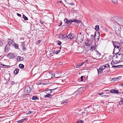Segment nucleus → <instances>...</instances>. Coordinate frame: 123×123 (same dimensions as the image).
<instances>
[{
	"mask_svg": "<svg viewBox=\"0 0 123 123\" xmlns=\"http://www.w3.org/2000/svg\"><path fill=\"white\" fill-rule=\"evenodd\" d=\"M40 22L41 23V24H43V22L41 20H40Z\"/></svg>",
	"mask_w": 123,
	"mask_h": 123,
	"instance_id": "4d7b16f0",
	"label": "nucleus"
},
{
	"mask_svg": "<svg viewBox=\"0 0 123 123\" xmlns=\"http://www.w3.org/2000/svg\"><path fill=\"white\" fill-rule=\"evenodd\" d=\"M17 16H18L21 17V15L20 14H19L18 13H17Z\"/></svg>",
	"mask_w": 123,
	"mask_h": 123,
	"instance_id": "603ef678",
	"label": "nucleus"
},
{
	"mask_svg": "<svg viewBox=\"0 0 123 123\" xmlns=\"http://www.w3.org/2000/svg\"><path fill=\"white\" fill-rule=\"evenodd\" d=\"M32 31H33V32H35L34 33V35H36V30H32Z\"/></svg>",
	"mask_w": 123,
	"mask_h": 123,
	"instance_id": "a18cd8bd",
	"label": "nucleus"
},
{
	"mask_svg": "<svg viewBox=\"0 0 123 123\" xmlns=\"http://www.w3.org/2000/svg\"><path fill=\"white\" fill-rule=\"evenodd\" d=\"M19 71V69L18 68H16L14 71V74H17Z\"/></svg>",
	"mask_w": 123,
	"mask_h": 123,
	"instance_id": "5701e85b",
	"label": "nucleus"
},
{
	"mask_svg": "<svg viewBox=\"0 0 123 123\" xmlns=\"http://www.w3.org/2000/svg\"><path fill=\"white\" fill-rule=\"evenodd\" d=\"M113 44L114 48H119V47H121L120 44L117 41L114 42L113 43Z\"/></svg>",
	"mask_w": 123,
	"mask_h": 123,
	"instance_id": "39448f33",
	"label": "nucleus"
},
{
	"mask_svg": "<svg viewBox=\"0 0 123 123\" xmlns=\"http://www.w3.org/2000/svg\"><path fill=\"white\" fill-rule=\"evenodd\" d=\"M106 107L107 108L108 112H110L111 111H112L113 110L112 108L110 107L109 105H108Z\"/></svg>",
	"mask_w": 123,
	"mask_h": 123,
	"instance_id": "aec40b11",
	"label": "nucleus"
},
{
	"mask_svg": "<svg viewBox=\"0 0 123 123\" xmlns=\"http://www.w3.org/2000/svg\"><path fill=\"white\" fill-rule=\"evenodd\" d=\"M27 119L26 118H24L23 119H22L20 120H19L18 121H17L18 123H21L22 122H24L25 120H27Z\"/></svg>",
	"mask_w": 123,
	"mask_h": 123,
	"instance_id": "6ab92c4d",
	"label": "nucleus"
},
{
	"mask_svg": "<svg viewBox=\"0 0 123 123\" xmlns=\"http://www.w3.org/2000/svg\"><path fill=\"white\" fill-rule=\"evenodd\" d=\"M97 52H98L97 53V55H99V56H100V55H101V54L100 53H99L98 51H97Z\"/></svg>",
	"mask_w": 123,
	"mask_h": 123,
	"instance_id": "5fc2aeb1",
	"label": "nucleus"
},
{
	"mask_svg": "<svg viewBox=\"0 0 123 123\" xmlns=\"http://www.w3.org/2000/svg\"><path fill=\"white\" fill-rule=\"evenodd\" d=\"M75 37V36L74 34L70 33L68 35L66 36L65 37H67L68 39H74Z\"/></svg>",
	"mask_w": 123,
	"mask_h": 123,
	"instance_id": "0eeeda50",
	"label": "nucleus"
},
{
	"mask_svg": "<svg viewBox=\"0 0 123 123\" xmlns=\"http://www.w3.org/2000/svg\"><path fill=\"white\" fill-rule=\"evenodd\" d=\"M25 45L24 44V43H22L21 44V46H22V48L23 51H25L26 49L25 48V46H24Z\"/></svg>",
	"mask_w": 123,
	"mask_h": 123,
	"instance_id": "412c9836",
	"label": "nucleus"
},
{
	"mask_svg": "<svg viewBox=\"0 0 123 123\" xmlns=\"http://www.w3.org/2000/svg\"><path fill=\"white\" fill-rule=\"evenodd\" d=\"M83 76H81L80 79H79L78 80V81L80 82L82 81H83Z\"/></svg>",
	"mask_w": 123,
	"mask_h": 123,
	"instance_id": "c85d7f7f",
	"label": "nucleus"
},
{
	"mask_svg": "<svg viewBox=\"0 0 123 123\" xmlns=\"http://www.w3.org/2000/svg\"><path fill=\"white\" fill-rule=\"evenodd\" d=\"M56 89V88H55L49 90H50V91L51 93H52L54 92H53V91L55 90Z\"/></svg>",
	"mask_w": 123,
	"mask_h": 123,
	"instance_id": "c9c22d12",
	"label": "nucleus"
},
{
	"mask_svg": "<svg viewBox=\"0 0 123 123\" xmlns=\"http://www.w3.org/2000/svg\"><path fill=\"white\" fill-rule=\"evenodd\" d=\"M67 101H62V102L61 103L62 104H64V105H66L67 103Z\"/></svg>",
	"mask_w": 123,
	"mask_h": 123,
	"instance_id": "ea45409f",
	"label": "nucleus"
},
{
	"mask_svg": "<svg viewBox=\"0 0 123 123\" xmlns=\"http://www.w3.org/2000/svg\"><path fill=\"white\" fill-rule=\"evenodd\" d=\"M112 2L114 3L117 4L118 3V0H112Z\"/></svg>",
	"mask_w": 123,
	"mask_h": 123,
	"instance_id": "2f4dec72",
	"label": "nucleus"
},
{
	"mask_svg": "<svg viewBox=\"0 0 123 123\" xmlns=\"http://www.w3.org/2000/svg\"><path fill=\"white\" fill-rule=\"evenodd\" d=\"M16 56V55L14 54H13L12 53H10L7 55V57L10 59L13 58Z\"/></svg>",
	"mask_w": 123,
	"mask_h": 123,
	"instance_id": "423d86ee",
	"label": "nucleus"
},
{
	"mask_svg": "<svg viewBox=\"0 0 123 123\" xmlns=\"http://www.w3.org/2000/svg\"><path fill=\"white\" fill-rule=\"evenodd\" d=\"M64 21L65 22L67 23L69 25H71L72 23L71 20L68 21L66 19L64 20Z\"/></svg>",
	"mask_w": 123,
	"mask_h": 123,
	"instance_id": "dca6fc26",
	"label": "nucleus"
},
{
	"mask_svg": "<svg viewBox=\"0 0 123 123\" xmlns=\"http://www.w3.org/2000/svg\"><path fill=\"white\" fill-rule=\"evenodd\" d=\"M94 35L93 34H92L91 35V38H92V37L94 38Z\"/></svg>",
	"mask_w": 123,
	"mask_h": 123,
	"instance_id": "864d4df0",
	"label": "nucleus"
},
{
	"mask_svg": "<svg viewBox=\"0 0 123 123\" xmlns=\"http://www.w3.org/2000/svg\"><path fill=\"white\" fill-rule=\"evenodd\" d=\"M56 42L58 45H61L62 43L61 41H57Z\"/></svg>",
	"mask_w": 123,
	"mask_h": 123,
	"instance_id": "58836bf2",
	"label": "nucleus"
},
{
	"mask_svg": "<svg viewBox=\"0 0 123 123\" xmlns=\"http://www.w3.org/2000/svg\"><path fill=\"white\" fill-rule=\"evenodd\" d=\"M99 34H97V36L96 34V33H95L94 34V39L96 42H98L99 40Z\"/></svg>",
	"mask_w": 123,
	"mask_h": 123,
	"instance_id": "6e6552de",
	"label": "nucleus"
},
{
	"mask_svg": "<svg viewBox=\"0 0 123 123\" xmlns=\"http://www.w3.org/2000/svg\"><path fill=\"white\" fill-rule=\"evenodd\" d=\"M104 68V67L103 66H102L100 67L99 69L103 71V70L105 69Z\"/></svg>",
	"mask_w": 123,
	"mask_h": 123,
	"instance_id": "72a5a7b5",
	"label": "nucleus"
},
{
	"mask_svg": "<svg viewBox=\"0 0 123 123\" xmlns=\"http://www.w3.org/2000/svg\"><path fill=\"white\" fill-rule=\"evenodd\" d=\"M51 74L52 75V76H51V77L52 78V77H54V75L53 76V74Z\"/></svg>",
	"mask_w": 123,
	"mask_h": 123,
	"instance_id": "0e129e2a",
	"label": "nucleus"
},
{
	"mask_svg": "<svg viewBox=\"0 0 123 123\" xmlns=\"http://www.w3.org/2000/svg\"><path fill=\"white\" fill-rule=\"evenodd\" d=\"M79 93V91H78V90H77V91H76L75 92H74V94L76 95H79V94H78Z\"/></svg>",
	"mask_w": 123,
	"mask_h": 123,
	"instance_id": "f704fd0d",
	"label": "nucleus"
},
{
	"mask_svg": "<svg viewBox=\"0 0 123 123\" xmlns=\"http://www.w3.org/2000/svg\"><path fill=\"white\" fill-rule=\"evenodd\" d=\"M112 59L115 62H123V54H117L114 55Z\"/></svg>",
	"mask_w": 123,
	"mask_h": 123,
	"instance_id": "f257e3e1",
	"label": "nucleus"
},
{
	"mask_svg": "<svg viewBox=\"0 0 123 123\" xmlns=\"http://www.w3.org/2000/svg\"><path fill=\"white\" fill-rule=\"evenodd\" d=\"M121 47L119 48H114L113 50V52L114 54H119L118 52H120L121 50Z\"/></svg>",
	"mask_w": 123,
	"mask_h": 123,
	"instance_id": "9d476101",
	"label": "nucleus"
},
{
	"mask_svg": "<svg viewBox=\"0 0 123 123\" xmlns=\"http://www.w3.org/2000/svg\"><path fill=\"white\" fill-rule=\"evenodd\" d=\"M99 29V27L98 25H96L95 26V29L96 31H98Z\"/></svg>",
	"mask_w": 123,
	"mask_h": 123,
	"instance_id": "c756f323",
	"label": "nucleus"
},
{
	"mask_svg": "<svg viewBox=\"0 0 123 123\" xmlns=\"http://www.w3.org/2000/svg\"><path fill=\"white\" fill-rule=\"evenodd\" d=\"M112 19L115 21L114 23H116L118 24L123 25V18L121 17H119L117 16L113 17Z\"/></svg>",
	"mask_w": 123,
	"mask_h": 123,
	"instance_id": "f03ea898",
	"label": "nucleus"
},
{
	"mask_svg": "<svg viewBox=\"0 0 123 123\" xmlns=\"http://www.w3.org/2000/svg\"><path fill=\"white\" fill-rule=\"evenodd\" d=\"M121 42L123 44V40H120Z\"/></svg>",
	"mask_w": 123,
	"mask_h": 123,
	"instance_id": "13d9d810",
	"label": "nucleus"
},
{
	"mask_svg": "<svg viewBox=\"0 0 123 123\" xmlns=\"http://www.w3.org/2000/svg\"><path fill=\"white\" fill-rule=\"evenodd\" d=\"M85 89V88L83 87L79 88L78 90V91L79 92L78 94H81L84 91Z\"/></svg>",
	"mask_w": 123,
	"mask_h": 123,
	"instance_id": "f8f14e48",
	"label": "nucleus"
},
{
	"mask_svg": "<svg viewBox=\"0 0 123 123\" xmlns=\"http://www.w3.org/2000/svg\"><path fill=\"white\" fill-rule=\"evenodd\" d=\"M110 92L112 93H117L118 94H119L120 92H118V90H116L114 89H112L111 90Z\"/></svg>",
	"mask_w": 123,
	"mask_h": 123,
	"instance_id": "ddd939ff",
	"label": "nucleus"
},
{
	"mask_svg": "<svg viewBox=\"0 0 123 123\" xmlns=\"http://www.w3.org/2000/svg\"><path fill=\"white\" fill-rule=\"evenodd\" d=\"M83 121L82 120H80V122L79 123H83Z\"/></svg>",
	"mask_w": 123,
	"mask_h": 123,
	"instance_id": "e2e57ef3",
	"label": "nucleus"
},
{
	"mask_svg": "<svg viewBox=\"0 0 123 123\" xmlns=\"http://www.w3.org/2000/svg\"><path fill=\"white\" fill-rule=\"evenodd\" d=\"M23 17L24 19L25 20H28L27 18L26 17L25 15H23Z\"/></svg>",
	"mask_w": 123,
	"mask_h": 123,
	"instance_id": "7c9ffc66",
	"label": "nucleus"
},
{
	"mask_svg": "<svg viewBox=\"0 0 123 123\" xmlns=\"http://www.w3.org/2000/svg\"><path fill=\"white\" fill-rule=\"evenodd\" d=\"M104 96L105 97H106V98L108 97H109V95H103L102 96V97H103V96Z\"/></svg>",
	"mask_w": 123,
	"mask_h": 123,
	"instance_id": "8fccbe9b",
	"label": "nucleus"
},
{
	"mask_svg": "<svg viewBox=\"0 0 123 123\" xmlns=\"http://www.w3.org/2000/svg\"><path fill=\"white\" fill-rule=\"evenodd\" d=\"M88 61V60H86V61H85V62H87Z\"/></svg>",
	"mask_w": 123,
	"mask_h": 123,
	"instance_id": "338daca9",
	"label": "nucleus"
},
{
	"mask_svg": "<svg viewBox=\"0 0 123 123\" xmlns=\"http://www.w3.org/2000/svg\"><path fill=\"white\" fill-rule=\"evenodd\" d=\"M0 64H1L3 66H5V67H6V68H8L9 67V66L6 65H4V64H0Z\"/></svg>",
	"mask_w": 123,
	"mask_h": 123,
	"instance_id": "e433bc0d",
	"label": "nucleus"
},
{
	"mask_svg": "<svg viewBox=\"0 0 123 123\" xmlns=\"http://www.w3.org/2000/svg\"><path fill=\"white\" fill-rule=\"evenodd\" d=\"M31 5L32 6V7H31V8H32V9H35L36 8H37V6L36 5H35V6H34L33 5Z\"/></svg>",
	"mask_w": 123,
	"mask_h": 123,
	"instance_id": "473e14b6",
	"label": "nucleus"
},
{
	"mask_svg": "<svg viewBox=\"0 0 123 123\" xmlns=\"http://www.w3.org/2000/svg\"><path fill=\"white\" fill-rule=\"evenodd\" d=\"M84 62L81 63H80L79 64L80 65V66H81L84 64Z\"/></svg>",
	"mask_w": 123,
	"mask_h": 123,
	"instance_id": "6e6d98bb",
	"label": "nucleus"
},
{
	"mask_svg": "<svg viewBox=\"0 0 123 123\" xmlns=\"http://www.w3.org/2000/svg\"><path fill=\"white\" fill-rule=\"evenodd\" d=\"M11 83L12 85H13L15 84V82L14 81H12L11 82Z\"/></svg>",
	"mask_w": 123,
	"mask_h": 123,
	"instance_id": "49530a36",
	"label": "nucleus"
},
{
	"mask_svg": "<svg viewBox=\"0 0 123 123\" xmlns=\"http://www.w3.org/2000/svg\"><path fill=\"white\" fill-rule=\"evenodd\" d=\"M98 74H101L103 72V71L99 69H98Z\"/></svg>",
	"mask_w": 123,
	"mask_h": 123,
	"instance_id": "b1692460",
	"label": "nucleus"
},
{
	"mask_svg": "<svg viewBox=\"0 0 123 123\" xmlns=\"http://www.w3.org/2000/svg\"><path fill=\"white\" fill-rule=\"evenodd\" d=\"M104 67V68L105 69L106 68H107L110 67V66L108 64H105L103 65Z\"/></svg>",
	"mask_w": 123,
	"mask_h": 123,
	"instance_id": "393cba45",
	"label": "nucleus"
},
{
	"mask_svg": "<svg viewBox=\"0 0 123 123\" xmlns=\"http://www.w3.org/2000/svg\"><path fill=\"white\" fill-rule=\"evenodd\" d=\"M61 35V37H63L64 38H65V36H64L63 35Z\"/></svg>",
	"mask_w": 123,
	"mask_h": 123,
	"instance_id": "680f3d73",
	"label": "nucleus"
},
{
	"mask_svg": "<svg viewBox=\"0 0 123 123\" xmlns=\"http://www.w3.org/2000/svg\"><path fill=\"white\" fill-rule=\"evenodd\" d=\"M41 42V41L40 40H38V41L36 43V44H39Z\"/></svg>",
	"mask_w": 123,
	"mask_h": 123,
	"instance_id": "79ce46f5",
	"label": "nucleus"
},
{
	"mask_svg": "<svg viewBox=\"0 0 123 123\" xmlns=\"http://www.w3.org/2000/svg\"><path fill=\"white\" fill-rule=\"evenodd\" d=\"M94 48V49H95L96 48V46L95 47H94L93 46H91V48L92 49H93Z\"/></svg>",
	"mask_w": 123,
	"mask_h": 123,
	"instance_id": "de8ad7c7",
	"label": "nucleus"
},
{
	"mask_svg": "<svg viewBox=\"0 0 123 123\" xmlns=\"http://www.w3.org/2000/svg\"><path fill=\"white\" fill-rule=\"evenodd\" d=\"M32 99L33 100H39V98L37 96H33L32 98Z\"/></svg>",
	"mask_w": 123,
	"mask_h": 123,
	"instance_id": "4be33fe9",
	"label": "nucleus"
},
{
	"mask_svg": "<svg viewBox=\"0 0 123 123\" xmlns=\"http://www.w3.org/2000/svg\"><path fill=\"white\" fill-rule=\"evenodd\" d=\"M19 67L21 69L24 68V65L22 64H20L19 65Z\"/></svg>",
	"mask_w": 123,
	"mask_h": 123,
	"instance_id": "cd10ccee",
	"label": "nucleus"
},
{
	"mask_svg": "<svg viewBox=\"0 0 123 123\" xmlns=\"http://www.w3.org/2000/svg\"><path fill=\"white\" fill-rule=\"evenodd\" d=\"M59 64L60 65H62V63L61 62H59Z\"/></svg>",
	"mask_w": 123,
	"mask_h": 123,
	"instance_id": "bf43d9fd",
	"label": "nucleus"
},
{
	"mask_svg": "<svg viewBox=\"0 0 123 123\" xmlns=\"http://www.w3.org/2000/svg\"><path fill=\"white\" fill-rule=\"evenodd\" d=\"M78 35H81V32H80V33H79V34H78Z\"/></svg>",
	"mask_w": 123,
	"mask_h": 123,
	"instance_id": "69168bd1",
	"label": "nucleus"
},
{
	"mask_svg": "<svg viewBox=\"0 0 123 123\" xmlns=\"http://www.w3.org/2000/svg\"><path fill=\"white\" fill-rule=\"evenodd\" d=\"M3 43L2 41L0 40V47L2 46L3 45Z\"/></svg>",
	"mask_w": 123,
	"mask_h": 123,
	"instance_id": "a19ab883",
	"label": "nucleus"
},
{
	"mask_svg": "<svg viewBox=\"0 0 123 123\" xmlns=\"http://www.w3.org/2000/svg\"><path fill=\"white\" fill-rule=\"evenodd\" d=\"M121 77H119L118 78H113L112 79V81H118L120 79H121Z\"/></svg>",
	"mask_w": 123,
	"mask_h": 123,
	"instance_id": "f3484780",
	"label": "nucleus"
},
{
	"mask_svg": "<svg viewBox=\"0 0 123 123\" xmlns=\"http://www.w3.org/2000/svg\"><path fill=\"white\" fill-rule=\"evenodd\" d=\"M81 66H80V65L79 64L78 65H76V68H80V67Z\"/></svg>",
	"mask_w": 123,
	"mask_h": 123,
	"instance_id": "37998d69",
	"label": "nucleus"
},
{
	"mask_svg": "<svg viewBox=\"0 0 123 123\" xmlns=\"http://www.w3.org/2000/svg\"><path fill=\"white\" fill-rule=\"evenodd\" d=\"M10 47V44H7L5 48V51L6 52H8L9 50Z\"/></svg>",
	"mask_w": 123,
	"mask_h": 123,
	"instance_id": "9b49d317",
	"label": "nucleus"
},
{
	"mask_svg": "<svg viewBox=\"0 0 123 123\" xmlns=\"http://www.w3.org/2000/svg\"><path fill=\"white\" fill-rule=\"evenodd\" d=\"M61 49V48H60V49ZM60 49L58 50H56V51H52L51 52V54H52V55H53V54H58V53L60 52Z\"/></svg>",
	"mask_w": 123,
	"mask_h": 123,
	"instance_id": "4468645a",
	"label": "nucleus"
},
{
	"mask_svg": "<svg viewBox=\"0 0 123 123\" xmlns=\"http://www.w3.org/2000/svg\"><path fill=\"white\" fill-rule=\"evenodd\" d=\"M123 99L122 98H121V103L120 102L119 103V104L120 105H121L123 104Z\"/></svg>",
	"mask_w": 123,
	"mask_h": 123,
	"instance_id": "4c0bfd02",
	"label": "nucleus"
},
{
	"mask_svg": "<svg viewBox=\"0 0 123 123\" xmlns=\"http://www.w3.org/2000/svg\"><path fill=\"white\" fill-rule=\"evenodd\" d=\"M121 30L122 29L120 26H118L115 28V30L117 36H121Z\"/></svg>",
	"mask_w": 123,
	"mask_h": 123,
	"instance_id": "7ed1b4c3",
	"label": "nucleus"
},
{
	"mask_svg": "<svg viewBox=\"0 0 123 123\" xmlns=\"http://www.w3.org/2000/svg\"><path fill=\"white\" fill-rule=\"evenodd\" d=\"M112 68H117V66H112Z\"/></svg>",
	"mask_w": 123,
	"mask_h": 123,
	"instance_id": "3c124183",
	"label": "nucleus"
},
{
	"mask_svg": "<svg viewBox=\"0 0 123 123\" xmlns=\"http://www.w3.org/2000/svg\"><path fill=\"white\" fill-rule=\"evenodd\" d=\"M104 93V92H101V93H98L100 95H101L103 94V93Z\"/></svg>",
	"mask_w": 123,
	"mask_h": 123,
	"instance_id": "09e8293b",
	"label": "nucleus"
},
{
	"mask_svg": "<svg viewBox=\"0 0 123 123\" xmlns=\"http://www.w3.org/2000/svg\"><path fill=\"white\" fill-rule=\"evenodd\" d=\"M117 68H120L122 67L123 66L122 65H117Z\"/></svg>",
	"mask_w": 123,
	"mask_h": 123,
	"instance_id": "c03bdc74",
	"label": "nucleus"
},
{
	"mask_svg": "<svg viewBox=\"0 0 123 123\" xmlns=\"http://www.w3.org/2000/svg\"><path fill=\"white\" fill-rule=\"evenodd\" d=\"M71 20L72 23L73 22H75L77 23H80V22L81 23V21L75 19H74L73 20Z\"/></svg>",
	"mask_w": 123,
	"mask_h": 123,
	"instance_id": "2eb2a0df",
	"label": "nucleus"
},
{
	"mask_svg": "<svg viewBox=\"0 0 123 123\" xmlns=\"http://www.w3.org/2000/svg\"><path fill=\"white\" fill-rule=\"evenodd\" d=\"M120 93L121 94H122V93L123 94V92H120Z\"/></svg>",
	"mask_w": 123,
	"mask_h": 123,
	"instance_id": "774afa93",
	"label": "nucleus"
},
{
	"mask_svg": "<svg viewBox=\"0 0 123 123\" xmlns=\"http://www.w3.org/2000/svg\"><path fill=\"white\" fill-rule=\"evenodd\" d=\"M17 60L18 61H21L24 60V58L22 57H21L20 56H18L17 58Z\"/></svg>",
	"mask_w": 123,
	"mask_h": 123,
	"instance_id": "a211bd4d",
	"label": "nucleus"
},
{
	"mask_svg": "<svg viewBox=\"0 0 123 123\" xmlns=\"http://www.w3.org/2000/svg\"><path fill=\"white\" fill-rule=\"evenodd\" d=\"M62 22H61L60 23V24L59 25H58V26L59 27V26H61V25H62Z\"/></svg>",
	"mask_w": 123,
	"mask_h": 123,
	"instance_id": "052dcab7",
	"label": "nucleus"
},
{
	"mask_svg": "<svg viewBox=\"0 0 123 123\" xmlns=\"http://www.w3.org/2000/svg\"><path fill=\"white\" fill-rule=\"evenodd\" d=\"M92 43V41L90 40L87 39L85 42V45L86 46H90Z\"/></svg>",
	"mask_w": 123,
	"mask_h": 123,
	"instance_id": "1a4fd4ad",
	"label": "nucleus"
},
{
	"mask_svg": "<svg viewBox=\"0 0 123 123\" xmlns=\"http://www.w3.org/2000/svg\"><path fill=\"white\" fill-rule=\"evenodd\" d=\"M27 87H26L25 89V91H27V92L28 93H30V89H31L30 87H29V90L27 89Z\"/></svg>",
	"mask_w": 123,
	"mask_h": 123,
	"instance_id": "a878e982",
	"label": "nucleus"
},
{
	"mask_svg": "<svg viewBox=\"0 0 123 123\" xmlns=\"http://www.w3.org/2000/svg\"><path fill=\"white\" fill-rule=\"evenodd\" d=\"M52 96L50 94H48L45 96V98H50V97Z\"/></svg>",
	"mask_w": 123,
	"mask_h": 123,
	"instance_id": "bb28decb",
	"label": "nucleus"
},
{
	"mask_svg": "<svg viewBox=\"0 0 123 123\" xmlns=\"http://www.w3.org/2000/svg\"><path fill=\"white\" fill-rule=\"evenodd\" d=\"M83 37L82 35H78L77 37V41L78 43H80L83 40Z\"/></svg>",
	"mask_w": 123,
	"mask_h": 123,
	"instance_id": "20e7f679",
	"label": "nucleus"
}]
</instances>
